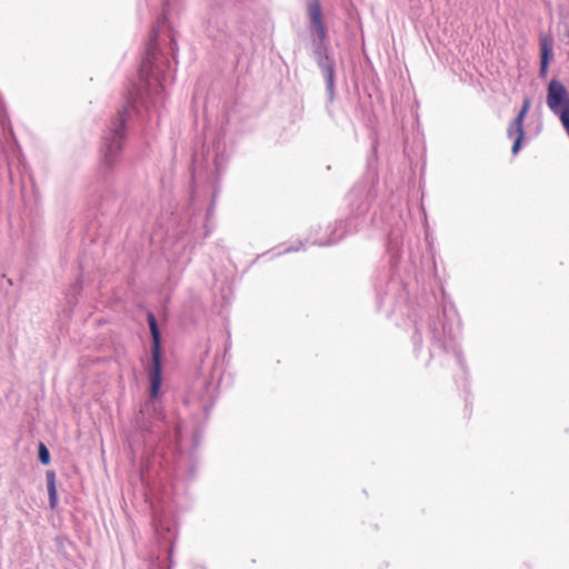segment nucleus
<instances>
[{"label": "nucleus", "instance_id": "f257e3e1", "mask_svg": "<svg viewBox=\"0 0 569 569\" xmlns=\"http://www.w3.org/2000/svg\"><path fill=\"white\" fill-rule=\"evenodd\" d=\"M178 50L173 31L167 26V16L162 13L152 29L149 42L139 69V94L152 90L160 94L164 90L167 72L170 70L169 54L176 59Z\"/></svg>", "mask_w": 569, "mask_h": 569}, {"label": "nucleus", "instance_id": "f03ea898", "mask_svg": "<svg viewBox=\"0 0 569 569\" xmlns=\"http://www.w3.org/2000/svg\"><path fill=\"white\" fill-rule=\"evenodd\" d=\"M134 101L128 99L110 120L101 136L99 147V172L107 177L120 161L127 139V122L131 118Z\"/></svg>", "mask_w": 569, "mask_h": 569}, {"label": "nucleus", "instance_id": "7ed1b4c3", "mask_svg": "<svg viewBox=\"0 0 569 569\" xmlns=\"http://www.w3.org/2000/svg\"><path fill=\"white\" fill-rule=\"evenodd\" d=\"M158 396H151L149 390V399L142 405L140 410L134 416V428L140 435L144 443L152 445L161 439L163 430L162 425L164 415L161 406L156 402Z\"/></svg>", "mask_w": 569, "mask_h": 569}, {"label": "nucleus", "instance_id": "20e7f679", "mask_svg": "<svg viewBox=\"0 0 569 569\" xmlns=\"http://www.w3.org/2000/svg\"><path fill=\"white\" fill-rule=\"evenodd\" d=\"M309 19L308 30L312 39L313 54L317 64H323L333 60L329 52L328 30L325 24L321 3L319 0H309L307 3Z\"/></svg>", "mask_w": 569, "mask_h": 569}, {"label": "nucleus", "instance_id": "39448f33", "mask_svg": "<svg viewBox=\"0 0 569 569\" xmlns=\"http://www.w3.org/2000/svg\"><path fill=\"white\" fill-rule=\"evenodd\" d=\"M148 326L151 335V367L149 369V381L151 382V396H158L162 383V349L161 333L157 319L152 312L147 316Z\"/></svg>", "mask_w": 569, "mask_h": 569}, {"label": "nucleus", "instance_id": "423d86ee", "mask_svg": "<svg viewBox=\"0 0 569 569\" xmlns=\"http://www.w3.org/2000/svg\"><path fill=\"white\" fill-rule=\"evenodd\" d=\"M547 104L559 117L566 132L569 136V92L565 84L552 79L548 84Z\"/></svg>", "mask_w": 569, "mask_h": 569}, {"label": "nucleus", "instance_id": "0eeeda50", "mask_svg": "<svg viewBox=\"0 0 569 569\" xmlns=\"http://www.w3.org/2000/svg\"><path fill=\"white\" fill-rule=\"evenodd\" d=\"M318 67L321 69L322 73L325 76L326 87H327L329 99L333 100V98H335V67H336L335 59L329 62H326L323 64H320Z\"/></svg>", "mask_w": 569, "mask_h": 569}, {"label": "nucleus", "instance_id": "6e6552de", "mask_svg": "<svg viewBox=\"0 0 569 569\" xmlns=\"http://www.w3.org/2000/svg\"><path fill=\"white\" fill-rule=\"evenodd\" d=\"M552 56V46L547 38L540 39V74L545 77Z\"/></svg>", "mask_w": 569, "mask_h": 569}, {"label": "nucleus", "instance_id": "1a4fd4ad", "mask_svg": "<svg viewBox=\"0 0 569 569\" xmlns=\"http://www.w3.org/2000/svg\"><path fill=\"white\" fill-rule=\"evenodd\" d=\"M47 490L49 496V507L54 510L58 506V492L56 487V472L54 470H47L46 472Z\"/></svg>", "mask_w": 569, "mask_h": 569}, {"label": "nucleus", "instance_id": "9d476101", "mask_svg": "<svg viewBox=\"0 0 569 569\" xmlns=\"http://www.w3.org/2000/svg\"><path fill=\"white\" fill-rule=\"evenodd\" d=\"M429 330L432 333V340L435 341V343H437L442 350L447 351L448 348L446 346V342L440 337V332L437 328V322L435 320H431L429 322Z\"/></svg>", "mask_w": 569, "mask_h": 569}, {"label": "nucleus", "instance_id": "9b49d317", "mask_svg": "<svg viewBox=\"0 0 569 569\" xmlns=\"http://www.w3.org/2000/svg\"><path fill=\"white\" fill-rule=\"evenodd\" d=\"M530 99L529 98H526L523 100V103H522V107L521 109L519 110V112L517 113L516 118L513 119V121H516V126L520 127L521 124H525V118L530 109Z\"/></svg>", "mask_w": 569, "mask_h": 569}, {"label": "nucleus", "instance_id": "f8f14e48", "mask_svg": "<svg viewBox=\"0 0 569 569\" xmlns=\"http://www.w3.org/2000/svg\"><path fill=\"white\" fill-rule=\"evenodd\" d=\"M38 459L43 466H48L51 461L50 451L43 442H39Z\"/></svg>", "mask_w": 569, "mask_h": 569}, {"label": "nucleus", "instance_id": "ddd939ff", "mask_svg": "<svg viewBox=\"0 0 569 569\" xmlns=\"http://www.w3.org/2000/svg\"><path fill=\"white\" fill-rule=\"evenodd\" d=\"M520 134L525 136V124H521L520 127L519 126L517 127L516 126V121L512 120L509 123L508 128H507V136L509 138H511L513 136L517 137V136H520Z\"/></svg>", "mask_w": 569, "mask_h": 569}, {"label": "nucleus", "instance_id": "4468645a", "mask_svg": "<svg viewBox=\"0 0 569 569\" xmlns=\"http://www.w3.org/2000/svg\"><path fill=\"white\" fill-rule=\"evenodd\" d=\"M525 140V136L520 134L515 138L513 144L511 147V153L517 156L522 147Z\"/></svg>", "mask_w": 569, "mask_h": 569}]
</instances>
